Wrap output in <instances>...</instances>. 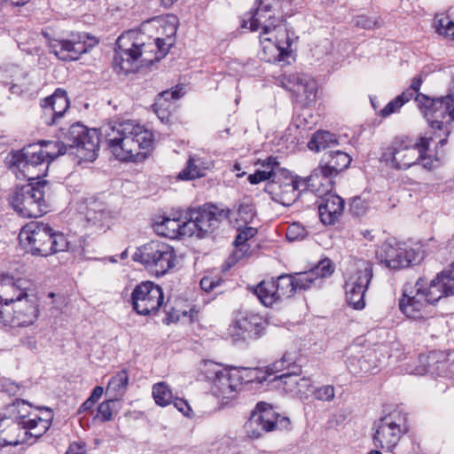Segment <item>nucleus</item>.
I'll list each match as a JSON object with an SVG mask.
<instances>
[{
    "label": "nucleus",
    "mask_w": 454,
    "mask_h": 454,
    "mask_svg": "<svg viewBox=\"0 0 454 454\" xmlns=\"http://www.w3.org/2000/svg\"><path fill=\"white\" fill-rule=\"evenodd\" d=\"M170 45L160 38L153 42L145 33L137 30L126 31L116 41L113 62L114 69L120 73H131L139 58H142L144 63L152 65L168 53Z\"/></svg>",
    "instance_id": "nucleus-3"
},
{
    "label": "nucleus",
    "mask_w": 454,
    "mask_h": 454,
    "mask_svg": "<svg viewBox=\"0 0 454 454\" xmlns=\"http://www.w3.org/2000/svg\"><path fill=\"white\" fill-rule=\"evenodd\" d=\"M87 35L71 34L70 39H53L50 43L51 51L54 53L58 59L64 61H73L86 53L90 47H92L97 42L87 45Z\"/></svg>",
    "instance_id": "nucleus-23"
},
{
    "label": "nucleus",
    "mask_w": 454,
    "mask_h": 454,
    "mask_svg": "<svg viewBox=\"0 0 454 454\" xmlns=\"http://www.w3.org/2000/svg\"><path fill=\"white\" fill-rule=\"evenodd\" d=\"M277 292L279 294V301L285 298L292 297L296 292L294 278L291 275H281L274 278Z\"/></svg>",
    "instance_id": "nucleus-41"
},
{
    "label": "nucleus",
    "mask_w": 454,
    "mask_h": 454,
    "mask_svg": "<svg viewBox=\"0 0 454 454\" xmlns=\"http://www.w3.org/2000/svg\"><path fill=\"white\" fill-rule=\"evenodd\" d=\"M372 429L375 448L391 452L408 431L406 416L399 412L388 414L377 420Z\"/></svg>",
    "instance_id": "nucleus-13"
},
{
    "label": "nucleus",
    "mask_w": 454,
    "mask_h": 454,
    "mask_svg": "<svg viewBox=\"0 0 454 454\" xmlns=\"http://www.w3.org/2000/svg\"><path fill=\"white\" fill-rule=\"evenodd\" d=\"M36 147L25 146L22 150L12 154L11 168L30 181H42L47 175L49 164L34 151Z\"/></svg>",
    "instance_id": "nucleus-16"
},
{
    "label": "nucleus",
    "mask_w": 454,
    "mask_h": 454,
    "mask_svg": "<svg viewBox=\"0 0 454 454\" xmlns=\"http://www.w3.org/2000/svg\"><path fill=\"white\" fill-rule=\"evenodd\" d=\"M225 368H222L220 364L212 361H205L203 363L201 372L212 384L218 379L220 374H223Z\"/></svg>",
    "instance_id": "nucleus-47"
},
{
    "label": "nucleus",
    "mask_w": 454,
    "mask_h": 454,
    "mask_svg": "<svg viewBox=\"0 0 454 454\" xmlns=\"http://www.w3.org/2000/svg\"><path fill=\"white\" fill-rule=\"evenodd\" d=\"M308 234L309 231L301 223L294 222L288 225L286 237L289 241H299L304 239Z\"/></svg>",
    "instance_id": "nucleus-48"
},
{
    "label": "nucleus",
    "mask_w": 454,
    "mask_h": 454,
    "mask_svg": "<svg viewBox=\"0 0 454 454\" xmlns=\"http://www.w3.org/2000/svg\"><path fill=\"white\" fill-rule=\"evenodd\" d=\"M257 164H259L262 169H258L254 174L248 176L247 180L251 184H258L264 181L270 182L280 166L278 158L274 156L259 160Z\"/></svg>",
    "instance_id": "nucleus-35"
},
{
    "label": "nucleus",
    "mask_w": 454,
    "mask_h": 454,
    "mask_svg": "<svg viewBox=\"0 0 454 454\" xmlns=\"http://www.w3.org/2000/svg\"><path fill=\"white\" fill-rule=\"evenodd\" d=\"M163 300L161 287L151 281L137 285L131 293L132 308L142 316L155 315L163 305Z\"/></svg>",
    "instance_id": "nucleus-18"
},
{
    "label": "nucleus",
    "mask_w": 454,
    "mask_h": 454,
    "mask_svg": "<svg viewBox=\"0 0 454 454\" xmlns=\"http://www.w3.org/2000/svg\"><path fill=\"white\" fill-rule=\"evenodd\" d=\"M26 285L27 282L23 279L14 280L8 276L0 275V310L16 302L32 299Z\"/></svg>",
    "instance_id": "nucleus-26"
},
{
    "label": "nucleus",
    "mask_w": 454,
    "mask_h": 454,
    "mask_svg": "<svg viewBox=\"0 0 454 454\" xmlns=\"http://www.w3.org/2000/svg\"><path fill=\"white\" fill-rule=\"evenodd\" d=\"M356 24L358 26H362L364 28L370 29L372 27V24H374L372 20L366 19L364 16H360L356 20Z\"/></svg>",
    "instance_id": "nucleus-63"
},
{
    "label": "nucleus",
    "mask_w": 454,
    "mask_h": 454,
    "mask_svg": "<svg viewBox=\"0 0 454 454\" xmlns=\"http://www.w3.org/2000/svg\"><path fill=\"white\" fill-rule=\"evenodd\" d=\"M112 402L113 400H108L101 403L97 410L96 418L102 422H106L112 419L113 417V409H112Z\"/></svg>",
    "instance_id": "nucleus-52"
},
{
    "label": "nucleus",
    "mask_w": 454,
    "mask_h": 454,
    "mask_svg": "<svg viewBox=\"0 0 454 454\" xmlns=\"http://www.w3.org/2000/svg\"><path fill=\"white\" fill-rule=\"evenodd\" d=\"M187 218L160 216L153 224L155 232L162 237L176 239L179 236L189 235Z\"/></svg>",
    "instance_id": "nucleus-30"
},
{
    "label": "nucleus",
    "mask_w": 454,
    "mask_h": 454,
    "mask_svg": "<svg viewBox=\"0 0 454 454\" xmlns=\"http://www.w3.org/2000/svg\"><path fill=\"white\" fill-rule=\"evenodd\" d=\"M200 285L202 290L209 293L220 285V278L216 276H205L201 278Z\"/></svg>",
    "instance_id": "nucleus-54"
},
{
    "label": "nucleus",
    "mask_w": 454,
    "mask_h": 454,
    "mask_svg": "<svg viewBox=\"0 0 454 454\" xmlns=\"http://www.w3.org/2000/svg\"><path fill=\"white\" fill-rule=\"evenodd\" d=\"M351 160V157L347 153L337 150L325 153L320 164L336 176L349 166Z\"/></svg>",
    "instance_id": "nucleus-37"
},
{
    "label": "nucleus",
    "mask_w": 454,
    "mask_h": 454,
    "mask_svg": "<svg viewBox=\"0 0 454 454\" xmlns=\"http://www.w3.org/2000/svg\"><path fill=\"white\" fill-rule=\"evenodd\" d=\"M300 190H302L301 178L294 176L290 171L280 166L274 178L267 182L264 187V192L272 200L286 207L296 201Z\"/></svg>",
    "instance_id": "nucleus-14"
},
{
    "label": "nucleus",
    "mask_w": 454,
    "mask_h": 454,
    "mask_svg": "<svg viewBox=\"0 0 454 454\" xmlns=\"http://www.w3.org/2000/svg\"><path fill=\"white\" fill-rule=\"evenodd\" d=\"M46 181L28 183L17 187L11 196L10 202L13 209L22 217H39L48 211L43 188Z\"/></svg>",
    "instance_id": "nucleus-11"
},
{
    "label": "nucleus",
    "mask_w": 454,
    "mask_h": 454,
    "mask_svg": "<svg viewBox=\"0 0 454 454\" xmlns=\"http://www.w3.org/2000/svg\"><path fill=\"white\" fill-rule=\"evenodd\" d=\"M238 218L237 222H242L247 224L252 222L255 215V208L252 203L241 202L237 209Z\"/></svg>",
    "instance_id": "nucleus-49"
},
{
    "label": "nucleus",
    "mask_w": 454,
    "mask_h": 454,
    "mask_svg": "<svg viewBox=\"0 0 454 454\" xmlns=\"http://www.w3.org/2000/svg\"><path fill=\"white\" fill-rule=\"evenodd\" d=\"M289 424V419L281 416L271 404L259 402L245 423L244 428L249 438L258 439L266 433L286 427Z\"/></svg>",
    "instance_id": "nucleus-12"
},
{
    "label": "nucleus",
    "mask_w": 454,
    "mask_h": 454,
    "mask_svg": "<svg viewBox=\"0 0 454 454\" xmlns=\"http://www.w3.org/2000/svg\"><path fill=\"white\" fill-rule=\"evenodd\" d=\"M21 343L31 350H35L37 348V340L35 336L34 335H27L24 337L21 340Z\"/></svg>",
    "instance_id": "nucleus-59"
},
{
    "label": "nucleus",
    "mask_w": 454,
    "mask_h": 454,
    "mask_svg": "<svg viewBox=\"0 0 454 454\" xmlns=\"http://www.w3.org/2000/svg\"><path fill=\"white\" fill-rule=\"evenodd\" d=\"M344 209V200L336 194L326 193L318 206L321 222L325 225L333 224L341 215Z\"/></svg>",
    "instance_id": "nucleus-32"
},
{
    "label": "nucleus",
    "mask_w": 454,
    "mask_h": 454,
    "mask_svg": "<svg viewBox=\"0 0 454 454\" xmlns=\"http://www.w3.org/2000/svg\"><path fill=\"white\" fill-rule=\"evenodd\" d=\"M427 151H425V154L419 159V161H422V166L424 168L427 170H432L439 166L440 160L437 156H429L427 155Z\"/></svg>",
    "instance_id": "nucleus-56"
},
{
    "label": "nucleus",
    "mask_w": 454,
    "mask_h": 454,
    "mask_svg": "<svg viewBox=\"0 0 454 454\" xmlns=\"http://www.w3.org/2000/svg\"><path fill=\"white\" fill-rule=\"evenodd\" d=\"M153 396L160 406H167L173 401L171 388L166 382H158L153 386Z\"/></svg>",
    "instance_id": "nucleus-42"
},
{
    "label": "nucleus",
    "mask_w": 454,
    "mask_h": 454,
    "mask_svg": "<svg viewBox=\"0 0 454 454\" xmlns=\"http://www.w3.org/2000/svg\"><path fill=\"white\" fill-rule=\"evenodd\" d=\"M103 392H104L103 387L100 386H97L93 388L89 398H90L91 400H93L94 402L97 403L99 400V398L102 396Z\"/></svg>",
    "instance_id": "nucleus-62"
},
{
    "label": "nucleus",
    "mask_w": 454,
    "mask_h": 454,
    "mask_svg": "<svg viewBox=\"0 0 454 454\" xmlns=\"http://www.w3.org/2000/svg\"><path fill=\"white\" fill-rule=\"evenodd\" d=\"M75 449L81 450V447L77 443L71 444L66 454H81L79 451H76Z\"/></svg>",
    "instance_id": "nucleus-64"
},
{
    "label": "nucleus",
    "mask_w": 454,
    "mask_h": 454,
    "mask_svg": "<svg viewBox=\"0 0 454 454\" xmlns=\"http://www.w3.org/2000/svg\"><path fill=\"white\" fill-rule=\"evenodd\" d=\"M166 313V317L163 319V322L167 325H169L170 323H174L179 320L180 318V313L179 311L176 310L173 307H170L168 302L164 303L161 306Z\"/></svg>",
    "instance_id": "nucleus-55"
},
{
    "label": "nucleus",
    "mask_w": 454,
    "mask_h": 454,
    "mask_svg": "<svg viewBox=\"0 0 454 454\" xmlns=\"http://www.w3.org/2000/svg\"><path fill=\"white\" fill-rule=\"evenodd\" d=\"M335 266L332 260L329 258H324L318 262V263L311 269V272L314 273L317 282L321 284L322 279L328 278L334 272Z\"/></svg>",
    "instance_id": "nucleus-44"
},
{
    "label": "nucleus",
    "mask_w": 454,
    "mask_h": 454,
    "mask_svg": "<svg viewBox=\"0 0 454 454\" xmlns=\"http://www.w3.org/2000/svg\"><path fill=\"white\" fill-rule=\"evenodd\" d=\"M430 289L425 278H419L411 290H404L399 300V309L408 318L414 321H425L432 318L438 301L429 297Z\"/></svg>",
    "instance_id": "nucleus-9"
},
{
    "label": "nucleus",
    "mask_w": 454,
    "mask_h": 454,
    "mask_svg": "<svg viewBox=\"0 0 454 454\" xmlns=\"http://www.w3.org/2000/svg\"><path fill=\"white\" fill-rule=\"evenodd\" d=\"M407 365H408V367L405 369V371L407 373H410V374L423 375L427 371V366L425 364L411 366L410 364H408Z\"/></svg>",
    "instance_id": "nucleus-58"
},
{
    "label": "nucleus",
    "mask_w": 454,
    "mask_h": 454,
    "mask_svg": "<svg viewBox=\"0 0 454 454\" xmlns=\"http://www.w3.org/2000/svg\"><path fill=\"white\" fill-rule=\"evenodd\" d=\"M409 94L401 93L396 96L394 99L388 102L383 109L380 110V116L383 118L388 117L392 114L399 112L401 107L407 102H409Z\"/></svg>",
    "instance_id": "nucleus-45"
},
{
    "label": "nucleus",
    "mask_w": 454,
    "mask_h": 454,
    "mask_svg": "<svg viewBox=\"0 0 454 454\" xmlns=\"http://www.w3.org/2000/svg\"><path fill=\"white\" fill-rule=\"evenodd\" d=\"M19 238L30 247L34 255L48 256L67 249L66 236L45 223L32 221L22 227Z\"/></svg>",
    "instance_id": "nucleus-7"
},
{
    "label": "nucleus",
    "mask_w": 454,
    "mask_h": 454,
    "mask_svg": "<svg viewBox=\"0 0 454 454\" xmlns=\"http://www.w3.org/2000/svg\"><path fill=\"white\" fill-rule=\"evenodd\" d=\"M61 137V141L40 140L28 145L36 147L34 151L48 164L65 154L67 148L75 149L81 160L93 161L97 158L99 150V135L97 129H90L77 122L63 132Z\"/></svg>",
    "instance_id": "nucleus-4"
},
{
    "label": "nucleus",
    "mask_w": 454,
    "mask_h": 454,
    "mask_svg": "<svg viewBox=\"0 0 454 454\" xmlns=\"http://www.w3.org/2000/svg\"><path fill=\"white\" fill-rule=\"evenodd\" d=\"M84 228L92 232L106 231L110 227L113 213L107 205L98 199H89L85 202Z\"/></svg>",
    "instance_id": "nucleus-24"
},
{
    "label": "nucleus",
    "mask_w": 454,
    "mask_h": 454,
    "mask_svg": "<svg viewBox=\"0 0 454 454\" xmlns=\"http://www.w3.org/2000/svg\"><path fill=\"white\" fill-rule=\"evenodd\" d=\"M172 402H174L175 407L180 412H182L185 416H189L190 415V412L192 411V409H191L190 405L188 404V403L185 400L180 399V398H176Z\"/></svg>",
    "instance_id": "nucleus-57"
},
{
    "label": "nucleus",
    "mask_w": 454,
    "mask_h": 454,
    "mask_svg": "<svg viewBox=\"0 0 454 454\" xmlns=\"http://www.w3.org/2000/svg\"><path fill=\"white\" fill-rule=\"evenodd\" d=\"M422 83V76L417 75L403 93L410 95L409 100L415 96L417 106L431 129H442L444 119L448 118V122L454 121V87L445 96L430 98L419 92Z\"/></svg>",
    "instance_id": "nucleus-6"
},
{
    "label": "nucleus",
    "mask_w": 454,
    "mask_h": 454,
    "mask_svg": "<svg viewBox=\"0 0 454 454\" xmlns=\"http://www.w3.org/2000/svg\"><path fill=\"white\" fill-rule=\"evenodd\" d=\"M231 210L227 207H219L215 205H206L189 213L187 224H189V235L197 231L198 237H204L213 232L219 223L230 217Z\"/></svg>",
    "instance_id": "nucleus-15"
},
{
    "label": "nucleus",
    "mask_w": 454,
    "mask_h": 454,
    "mask_svg": "<svg viewBox=\"0 0 454 454\" xmlns=\"http://www.w3.org/2000/svg\"><path fill=\"white\" fill-rule=\"evenodd\" d=\"M249 289L265 307H271L279 301V294L277 292L274 278L262 280Z\"/></svg>",
    "instance_id": "nucleus-34"
},
{
    "label": "nucleus",
    "mask_w": 454,
    "mask_h": 454,
    "mask_svg": "<svg viewBox=\"0 0 454 454\" xmlns=\"http://www.w3.org/2000/svg\"><path fill=\"white\" fill-rule=\"evenodd\" d=\"M40 106L43 109V122L51 126L63 117L70 106V102L67 91L58 88L52 95L43 98Z\"/></svg>",
    "instance_id": "nucleus-25"
},
{
    "label": "nucleus",
    "mask_w": 454,
    "mask_h": 454,
    "mask_svg": "<svg viewBox=\"0 0 454 454\" xmlns=\"http://www.w3.org/2000/svg\"><path fill=\"white\" fill-rule=\"evenodd\" d=\"M372 277V263L369 261H359L356 272L346 283V300L354 309H362L364 308V294Z\"/></svg>",
    "instance_id": "nucleus-19"
},
{
    "label": "nucleus",
    "mask_w": 454,
    "mask_h": 454,
    "mask_svg": "<svg viewBox=\"0 0 454 454\" xmlns=\"http://www.w3.org/2000/svg\"><path fill=\"white\" fill-rule=\"evenodd\" d=\"M434 22L436 32L439 35L454 40V22L449 16L437 15Z\"/></svg>",
    "instance_id": "nucleus-43"
},
{
    "label": "nucleus",
    "mask_w": 454,
    "mask_h": 454,
    "mask_svg": "<svg viewBox=\"0 0 454 454\" xmlns=\"http://www.w3.org/2000/svg\"><path fill=\"white\" fill-rule=\"evenodd\" d=\"M369 204L360 197L354 198L350 203V210L356 215H361L368 209Z\"/></svg>",
    "instance_id": "nucleus-53"
},
{
    "label": "nucleus",
    "mask_w": 454,
    "mask_h": 454,
    "mask_svg": "<svg viewBox=\"0 0 454 454\" xmlns=\"http://www.w3.org/2000/svg\"><path fill=\"white\" fill-rule=\"evenodd\" d=\"M376 257L386 267L399 270L415 262L417 254L412 248L407 249L396 242L387 240L376 249Z\"/></svg>",
    "instance_id": "nucleus-22"
},
{
    "label": "nucleus",
    "mask_w": 454,
    "mask_h": 454,
    "mask_svg": "<svg viewBox=\"0 0 454 454\" xmlns=\"http://www.w3.org/2000/svg\"><path fill=\"white\" fill-rule=\"evenodd\" d=\"M211 167V162L199 155L190 156L186 167L178 174L181 180H193L204 176Z\"/></svg>",
    "instance_id": "nucleus-36"
},
{
    "label": "nucleus",
    "mask_w": 454,
    "mask_h": 454,
    "mask_svg": "<svg viewBox=\"0 0 454 454\" xmlns=\"http://www.w3.org/2000/svg\"><path fill=\"white\" fill-rule=\"evenodd\" d=\"M133 257L157 277L168 273L175 266L176 261L174 247L160 240H151L141 246Z\"/></svg>",
    "instance_id": "nucleus-10"
},
{
    "label": "nucleus",
    "mask_w": 454,
    "mask_h": 454,
    "mask_svg": "<svg viewBox=\"0 0 454 454\" xmlns=\"http://www.w3.org/2000/svg\"><path fill=\"white\" fill-rule=\"evenodd\" d=\"M348 367L351 373L355 375H363L374 373V370L377 368V364L373 359L372 355L367 354L358 359H348Z\"/></svg>",
    "instance_id": "nucleus-40"
},
{
    "label": "nucleus",
    "mask_w": 454,
    "mask_h": 454,
    "mask_svg": "<svg viewBox=\"0 0 454 454\" xmlns=\"http://www.w3.org/2000/svg\"><path fill=\"white\" fill-rule=\"evenodd\" d=\"M432 137L420 136L418 138L398 135L381 149L380 160L395 170H407L419 162V159L429 149Z\"/></svg>",
    "instance_id": "nucleus-5"
},
{
    "label": "nucleus",
    "mask_w": 454,
    "mask_h": 454,
    "mask_svg": "<svg viewBox=\"0 0 454 454\" xmlns=\"http://www.w3.org/2000/svg\"><path fill=\"white\" fill-rule=\"evenodd\" d=\"M317 87L316 82L306 76H298L296 82L294 84L293 93L295 101L302 107L309 106L315 102L317 97Z\"/></svg>",
    "instance_id": "nucleus-33"
},
{
    "label": "nucleus",
    "mask_w": 454,
    "mask_h": 454,
    "mask_svg": "<svg viewBox=\"0 0 454 454\" xmlns=\"http://www.w3.org/2000/svg\"><path fill=\"white\" fill-rule=\"evenodd\" d=\"M101 134L110 153L120 161H143L153 144V134L129 120L104 125Z\"/></svg>",
    "instance_id": "nucleus-2"
},
{
    "label": "nucleus",
    "mask_w": 454,
    "mask_h": 454,
    "mask_svg": "<svg viewBox=\"0 0 454 454\" xmlns=\"http://www.w3.org/2000/svg\"><path fill=\"white\" fill-rule=\"evenodd\" d=\"M96 402L91 400L90 398H88L79 408L78 413H82L86 411H90L92 410L93 406L95 405Z\"/></svg>",
    "instance_id": "nucleus-61"
},
{
    "label": "nucleus",
    "mask_w": 454,
    "mask_h": 454,
    "mask_svg": "<svg viewBox=\"0 0 454 454\" xmlns=\"http://www.w3.org/2000/svg\"><path fill=\"white\" fill-rule=\"evenodd\" d=\"M19 415L25 442L33 443L46 434L52 424L54 413L46 407H32L24 400H16L11 407Z\"/></svg>",
    "instance_id": "nucleus-8"
},
{
    "label": "nucleus",
    "mask_w": 454,
    "mask_h": 454,
    "mask_svg": "<svg viewBox=\"0 0 454 454\" xmlns=\"http://www.w3.org/2000/svg\"><path fill=\"white\" fill-rule=\"evenodd\" d=\"M294 278L296 291L306 290L312 286H320L311 270L298 273L295 277H294Z\"/></svg>",
    "instance_id": "nucleus-46"
},
{
    "label": "nucleus",
    "mask_w": 454,
    "mask_h": 454,
    "mask_svg": "<svg viewBox=\"0 0 454 454\" xmlns=\"http://www.w3.org/2000/svg\"><path fill=\"white\" fill-rule=\"evenodd\" d=\"M267 322L257 313L240 312L230 326L231 333L239 340L253 341L265 333Z\"/></svg>",
    "instance_id": "nucleus-21"
},
{
    "label": "nucleus",
    "mask_w": 454,
    "mask_h": 454,
    "mask_svg": "<svg viewBox=\"0 0 454 454\" xmlns=\"http://www.w3.org/2000/svg\"><path fill=\"white\" fill-rule=\"evenodd\" d=\"M294 360L291 357L289 354H285L279 360L275 361L271 364H270L264 372L263 376H260L259 374L262 373L258 370L257 377L254 378V380H257L258 381H263V380H270V381H275V380H281L285 386L286 385H295L297 384V377L295 374L292 373H283L280 375H277L278 372H282L283 370L289 367L291 364H293Z\"/></svg>",
    "instance_id": "nucleus-29"
},
{
    "label": "nucleus",
    "mask_w": 454,
    "mask_h": 454,
    "mask_svg": "<svg viewBox=\"0 0 454 454\" xmlns=\"http://www.w3.org/2000/svg\"><path fill=\"white\" fill-rule=\"evenodd\" d=\"M337 145L338 138L334 134L325 130H317L309 141L308 147L310 151L318 153Z\"/></svg>",
    "instance_id": "nucleus-39"
},
{
    "label": "nucleus",
    "mask_w": 454,
    "mask_h": 454,
    "mask_svg": "<svg viewBox=\"0 0 454 454\" xmlns=\"http://www.w3.org/2000/svg\"><path fill=\"white\" fill-rule=\"evenodd\" d=\"M312 395L316 400L322 402H332L335 397V389L332 385H323L315 387Z\"/></svg>",
    "instance_id": "nucleus-51"
},
{
    "label": "nucleus",
    "mask_w": 454,
    "mask_h": 454,
    "mask_svg": "<svg viewBox=\"0 0 454 454\" xmlns=\"http://www.w3.org/2000/svg\"><path fill=\"white\" fill-rule=\"evenodd\" d=\"M257 373L258 369H226L212 384L211 390L217 397L232 399L240 391L244 383L252 382L254 378H258Z\"/></svg>",
    "instance_id": "nucleus-17"
},
{
    "label": "nucleus",
    "mask_w": 454,
    "mask_h": 454,
    "mask_svg": "<svg viewBox=\"0 0 454 454\" xmlns=\"http://www.w3.org/2000/svg\"><path fill=\"white\" fill-rule=\"evenodd\" d=\"M129 380L127 370L119 371L110 379L106 386V394L115 400L121 398L127 391Z\"/></svg>",
    "instance_id": "nucleus-38"
},
{
    "label": "nucleus",
    "mask_w": 454,
    "mask_h": 454,
    "mask_svg": "<svg viewBox=\"0 0 454 454\" xmlns=\"http://www.w3.org/2000/svg\"><path fill=\"white\" fill-rule=\"evenodd\" d=\"M333 177L334 176L319 164L308 177L301 178L302 190L309 189L317 196H324L333 189Z\"/></svg>",
    "instance_id": "nucleus-28"
},
{
    "label": "nucleus",
    "mask_w": 454,
    "mask_h": 454,
    "mask_svg": "<svg viewBox=\"0 0 454 454\" xmlns=\"http://www.w3.org/2000/svg\"><path fill=\"white\" fill-rule=\"evenodd\" d=\"M276 0H256L255 10L244 14L241 27L254 32L261 29L260 42L266 61L282 60L289 56L292 39L279 18L275 17L272 7Z\"/></svg>",
    "instance_id": "nucleus-1"
},
{
    "label": "nucleus",
    "mask_w": 454,
    "mask_h": 454,
    "mask_svg": "<svg viewBox=\"0 0 454 454\" xmlns=\"http://www.w3.org/2000/svg\"><path fill=\"white\" fill-rule=\"evenodd\" d=\"M40 316L38 303L34 300L16 302L0 310V324L10 328H24L33 325Z\"/></svg>",
    "instance_id": "nucleus-20"
},
{
    "label": "nucleus",
    "mask_w": 454,
    "mask_h": 454,
    "mask_svg": "<svg viewBox=\"0 0 454 454\" xmlns=\"http://www.w3.org/2000/svg\"><path fill=\"white\" fill-rule=\"evenodd\" d=\"M19 415L12 419L0 416V442L3 445H18L25 442Z\"/></svg>",
    "instance_id": "nucleus-31"
},
{
    "label": "nucleus",
    "mask_w": 454,
    "mask_h": 454,
    "mask_svg": "<svg viewBox=\"0 0 454 454\" xmlns=\"http://www.w3.org/2000/svg\"><path fill=\"white\" fill-rule=\"evenodd\" d=\"M430 289L429 297L433 301H440L442 298L454 295V263L437 273L427 282Z\"/></svg>",
    "instance_id": "nucleus-27"
},
{
    "label": "nucleus",
    "mask_w": 454,
    "mask_h": 454,
    "mask_svg": "<svg viewBox=\"0 0 454 454\" xmlns=\"http://www.w3.org/2000/svg\"><path fill=\"white\" fill-rule=\"evenodd\" d=\"M451 122L452 121L448 122V118H446V119H444V128L442 129H439L437 128L434 129L439 130V131H443V133L445 134V137L440 139V141H439L440 146H443L447 143V137L450 134L449 124H450Z\"/></svg>",
    "instance_id": "nucleus-60"
},
{
    "label": "nucleus",
    "mask_w": 454,
    "mask_h": 454,
    "mask_svg": "<svg viewBox=\"0 0 454 454\" xmlns=\"http://www.w3.org/2000/svg\"><path fill=\"white\" fill-rule=\"evenodd\" d=\"M257 234V229L254 227L247 226V224L238 227V234L233 242L235 247L244 246L247 241L254 238Z\"/></svg>",
    "instance_id": "nucleus-50"
}]
</instances>
